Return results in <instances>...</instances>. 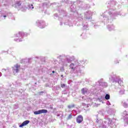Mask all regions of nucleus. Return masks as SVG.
<instances>
[{"label":"nucleus","instance_id":"2","mask_svg":"<svg viewBox=\"0 0 128 128\" xmlns=\"http://www.w3.org/2000/svg\"><path fill=\"white\" fill-rule=\"evenodd\" d=\"M84 120V117L82 115H79L76 118V122L78 124H81Z\"/></svg>","mask_w":128,"mask_h":128},{"label":"nucleus","instance_id":"7","mask_svg":"<svg viewBox=\"0 0 128 128\" xmlns=\"http://www.w3.org/2000/svg\"><path fill=\"white\" fill-rule=\"evenodd\" d=\"M72 114H70L66 120H72Z\"/></svg>","mask_w":128,"mask_h":128},{"label":"nucleus","instance_id":"5","mask_svg":"<svg viewBox=\"0 0 128 128\" xmlns=\"http://www.w3.org/2000/svg\"><path fill=\"white\" fill-rule=\"evenodd\" d=\"M70 68L72 70H76V67H74V64H71L70 66Z\"/></svg>","mask_w":128,"mask_h":128},{"label":"nucleus","instance_id":"3","mask_svg":"<svg viewBox=\"0 0 128 128\" xmlns=\"http://www.w3.org/2000/svg\"><path fill=\"white\" fill-rule=\"evenodd\" d=\"M30 124V120H26L20 125V128H22V126H26V124Z\"/></svg>","mask_w":128,"mask_h":128},{"label":"nucleus","instance_id":"12","mask_svg":"<svg viewBox=\"0 0 128 128\" xmlns=\"http://www.w3.org/2000/svg\"><path fill=\"white\" fill-rule=\"evenodd\" d=\"M61 88H66V84H61Z\"/></svg>","mask_w":128,"mask_h":128},{"label":"nucleus","instance_id":"18","mask_svg":"<svg viewBox=\"0 0 128 128\" xmlns=\"http://www.w3.org/2000/svg\"><path fill=\"white\" fill-rule=\"evenodd\" d=\"M52 74H54V71L52 72Z\"/></svg>","mask_w":128,"mask_h":128},{"label":"nucleus","instance_id":"13","mask_svg":"<svg viewBox=\"0 0 128 128\" xmlns=\"http://www.w3.org/2000/svg\"><path fill=\"white\" fill-rule=\"evenodd\" d=\"M68 108H74V105L68 106Z\"/></svg>","mask_w":128,"mask_h":128},{"label":"nucleus","instance_id":"9","mask_svg":"<svg viewBox=\"0 0 128 128\" xmlns=\"http://www.w3.org/2000/svg\"><path fill=\"white\" fill-rule=\"evenodd\" d=\"M110 96L108 94H106L105 96V98L106 100H110Z\"/></svg>","mask_w":128,"mask_h":128},{"label":"nucleus","instance_id":"15","mask_svg":"<svg viewBox=\"0 0 128 128\" xmlns=\"http://www.w3.org/2000/svg\"><path fill=\"white\" fill-rule=\"evenodd\" d=\"M40 94H44V92H40Z\"/></svg>","mask_w":128,"mask_h":128},{"label":"nucleus","instance_id":"8","mask_svg":"<svg viewBox=\"0 0 128 128\" xmlns=\"http://www.w3.org/2000/svg\"><path fill=\"white\" fill-rule=\"evenodd\" d=\"M118 84H119L120 86H124V82L122 80H118Z\"/></svg>","mask_w":128,"mask_h":128},{"label":"nucleus","instance_id":"4","mask_svg":"<svg viewBox=\"0 0 128 128\" xmlns=\"http://www.w3.org/2000/svg\"><path fill=\"white\" fill-rule=\"evenodd\" d=\"M88 90L86 88H82L81 90L82 94H86L88 92Z\"/></svg>","mask_w":128,"mask_h":128},{"label":"nucleus","instance_id":"1","mask_svg":"<svg viewBox=\"0 0 128 128\" xmlns=\"http://www.w3.org/2000/svg\"><path fill=\"white\" fill-rule=\"evenodd\" d=\"M20 65L16 64L12 67V70L14 74H16L20 72Z\"/></svg>","mask_w":128,"mask_h":128},{"label":"nucleus","instance_id":"14","mask_svg":"<svg viewBox=\"0 0 128 128\" xmlns=\"http://www.w3.org/2000/svg\"><path fill=\"white\" fill-rule=\"evenodd\" d=\"M115 64H118V62L116 61V62H115Z\"/></svg>","mask_w":128,"mask_h":128},{"label":"nucleus","instance_id":"6","mask_svg":"<svg viewBox=\"0 0 128 128\" xmlns=\"http://www.w3.org/2000/svg\"><path fill=\"white\" fill-rule=\"evenodd\" d=\"M40 114H46V112H48V110L42 109V110H40Z\"/></svg>","mask_w":128,"mask_h":128},{"label":"nucleus","instance_id":"17","mask_svg":"<svg viewBox=\"0 0 128 128\" xmlns=\"http://www.w3.org/2000/svg\"><path fill=\"white\" fill-rule=\"evenodd\" d=\"M4 18H6V16H4Z\"/></svg>","mask_w":128,"mask_h":128},{"label":"nucleus","instance_id":"11","mask_svg":"<svg viewBox=\"0 0 128 128\" xmlns=\"http://www.w3.org/2000/svg\"><path fill=\"white\" fill-rule=\"evenodd\" d=\"M16 4H17V6H22V2H20V1H17L16 2Z\"/></svg>","mask_w":128,"mask_h":128},{"label":"nucleus","instance_id":"16","mask_svg":"<svg viewBox=\"0 0 128 128\" xmlns=\"http://www.w3.org/2000/svg\"><path fill=\"white\" fill-rule=\"evenodd\" d=\"M61 77H62V78H64V75L62 74V75H61Z\"/></svg>","mask_w":128,"mask_h":128},{"label":"nucleus","instance_id":"10","mask_svg":"<svg viewBox=\"0 0 128 128\" xmlns=\"http://www.w3.org/2000/svg\"><path fill=\"white\" fill-rule=\"evenodd\" d=\"M34 114H40V110L34 112Z\"/></svg>","mask_w":128,"mask_h":128}]
</instances>
